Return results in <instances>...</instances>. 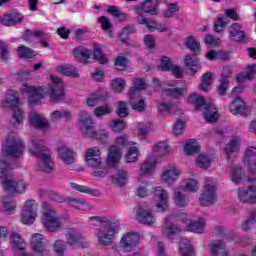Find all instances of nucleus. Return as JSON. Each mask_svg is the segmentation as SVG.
Masks as SVG:
<instances>
[{"instance_id":"1","label":"nucleus","mask_w":256,"mask_h":256,"mask_svg":"<svg viewBox=\"0 0 256 256\" xmlns=\"http://www.w3.org/2000/svg\"><path fill=\"white\" fill-rule=\"evenodd\" d=\"M52 81L51 84H48L47 88L41 86H29L24 85L21 88L22 93L25 95H30V97H65V91L63 90V80L57 76H50Z\"/></svg>"},{"instance_id":"2","label":"nucleus","mask_w":256,"mask_h":256,"mask_svg":"<svg viewBox=\"0 0 256 256\" xmlns=\"http://www.w3.org/2000/svg\"><path fill=\"white\" fill-rule=\"evenodd\" d=\"M12 168L4 159L0 160V183L8 193H25L29 184L23 180H13Z\"/></svg>"},{"instance_id":"3","label":"nucleus","mask_w":256,"mask_h":256,"mask_svg":"<svg viewBox=\"0 0 256 256\" xmlns=\"http://www.w3.org/2000/svg\"><path fill=\"white\" fill-rule=\"evenodd\" d=\"M30 154L37 159H40L38 163V169L44 173H51L53 171V159L51 154L47 152L45 142L37 137L32 138V148H30Z\"/></svg>"},{"instance_id":"4","label":"nucleus","mask_w":256,"mask_h":256,"mask_svg":"<svg viewBox=\"0 0 256 256\" xmlns=\"http://www.w3.org/2000/svg\"><path fill=\"white\" fill-rule=\"evenodd\" d=\"M25 153V144L23 140L15 133H9L5 141L2 143V155L11 157V159H19Z\"/></svg>"},{"instance_id":"5","label":"nucleus","mask_w":256,"mask_h":256,"mask_svg":"<svg viewBox=\"0 0 256 256\" xmlns=\"http://www.w3.org/2000/svg\"><path fill=\"white\" fill-rule=\"evenodd\" d=\"M188 103L193 105L196 111H204L203 115L207 123H215V121H217L219 118L217 114L218 110L217 107H215V104L205 100L204 97H190L188 98Z\"/></svg>"},{"instance_id":"6","label":"nucleus","mask_w":256,"mask_h":256,"mask_svg":"<svg viewBox=\"0 0 256 256\" xmlns=\"http://www.w3.org/2000/svg\"><path fill=\"white\" fill-rule=\"evenodd\" d=\"M43 217L42 223L50 233H55L61 229V217L57 214V211L53 209V206L47 202H43Z\"/></svg>"},{"instance_id":"7","label":"nucleus","mask_w":256,"mask_h":256,"mask_svg":"<svg viewBox=\"0 0 256 256\" xmlns=\"http://www.w3.org/2000/svg\"><path fill=\"white\" fill-rule=\"evenodd\" d=\"M217 179L212 177L204 178V190L199 198V204L202 207H209V205H213L215 201H217Z\"/></svg>"},{"instance_id":"8","label":"nucleus","mask_w":256,"mask_h":256,"mask_svg":"<svg viewBox=\"0 0 256 256\" xmlns=\"http://www.w3.org/2000/svg\"><path fill=\"white\" fill-rule=\"evenodd\" d=\"M116 145L117 146H110L108 150L107 165H109V167H115L121 160L122 154L120 147H129V145H131L129 136L127 134L120 135L116 139Z\"/></svg>"},{"instance_id":"9","label":"nucleus","mask_w":256,"mask_h":256,"mask_svg":"<svg viewBox=\"0 0 256 256\" xmlns=\"http://www.w3.org/2000/svg\"><path fill=\"white\" fill-rule=\"evenodd\" d=\"M80 131L85 137H89L90 139H98L99 141H107L109 139V133L107 131H95L93 120L89 116L80 118Z\"/></svg>"},{"instance_id":"10","label":"nucleus","mask_w":256,"mask_h":256,"mask_svg":"<svg viewBox=\"0 0 256 256\" xmlns=\"http://www.w3.org/2000/svg\"><path fill=\"white\" fill-rule=\"evenodd\" d=\"M159 5H161V0H145L142 4L136 6L135 13L138 15V23H140V25H147V18H145L143 14L157 15V13H159Z\"/></svg>"},{"instance_id":"11","label":"nucleus","mask_w":256,"mask_h":256,"mask_svg":"<svg viewBox=\"0 0 256 256\" xmlns=\"http://www.w3.org/2000/svg\"><path fill=\"white\" fill-rule=\"evenodd\" d=\"M119 229V221H111L106 223L103 227H99L96 230V236L98 237V242L100 245H111Z\"/></svg>"},{"instance_id":"12","label":"nucleus","mask_w":256,"mask_h":256,"mask_svg":"<svg viewBox=\"0 0 256 256\" xmlns=\"http://www.w3.org/2000/svg\"><path fill=\"white\" fill-rule=\"evenodd\" d=\"M39 204L35 200H27L21 212V222L24 225H32L37 219Z\"/></svg>"},{"instance_id":"13","label":"nucleus","mask_w":256,"mask_h":256,"mask_svg":"<svg viewBox=\"0 0 256 256\" xmlns=\"http://www.w3.org/2000/svg\"><path fill=\"white\" fill-rule=\"evenodd\" d=\"M159 115L165 117V115H177L181 113V107L179 106V98L174 97L169 101H156Z\"/></svg>"},{"instance_id":"14","label":"nucleus","mask_w":256,"mask_h":256,"mask_svg":"<svg viewBox=\"0 0 256 256\" xmlns=\"http://www.w3.org/2000/svg\"><path fill=\"white\" fill-rule=\"evenodd\" d=\"M244 163L248 165V183H256V148L249 147L244 154Z\"/></svg>"},{"instance_id":"15","label":"nucleus","mask_w":256,"mask_h":256,"mask_svg":"<svg viewBox=\"0 0 256 256\" xmlns=\"http://www.w3.org/2000/svg\"><path fill=\"white\" fill-rule=\"evenodd\" d=\"M65 237L67 244L71 247H74V245H78L83 249H87V247H89V243L85 242V236H83V234H81L77 229L69 228L65 233Z\"/></svg>"},{"instance_id":"16","label":"nucleus","mask_w":256,"mask_h":256,"mask_svg":"<svg viewBox=\"0 0 256 256\" xmlns=\"http://www.w3.org/2000/svg\"><path fill=\"white\" fill-rule=\"evenodd\" d=\"M229 19H234L237 21L239 19V14H237L236 9H228L226 10V16H219L214 24V30L216 33H221L227 24L229 23Z\"/></svg>"},{"instance_id":"17","label":"nucleus","mask_w":256,"mask_h":256,"mask_svg":"<svg viewBox=\"0 0 256 256\" xmlns=\"http://www.w3.org/2000/svg\"><path fill=\"white\" fill-rule=\"evenodd\" d=\"M154 201H157V210L162 212L167 211L169 207V193L163 187L158 186L154 192Z\"/></svg>"},{"instance_id":"18","label":"nucleus","mask_w":256,"mask_h":256,"mask_svg":"<svg viewBox=\"0 0 256 256\" xmlns=\"http://www.w3.org/2000/svg\"><path fill=\"white\" fill-rule=\"evenodd\" d=\"M19 98H6L4 101H2L1 107L3 109L9 108L14 110L13 117L17 121V123H23V111L19 109Z\"/></svg>"},{"instance_id":"19","label":"nucleus","mask_w":256,"mask_h":256,"mask_svg":"<svg viewBox=\"0 0 256 256\" xmlns=\"http://www.w3.org/2000/svg\"><path fill=\"white\" fill-rule=\"evenodd\" d=\"M237 195L241 203H256V185L238 188Z\"/></svg>"},{"instance_id":"20","label":"nucleus","mask_w":256,"mask_h":256,"mask_svg":"<svg viewBox=\"0 0 256 256\" xmlns=\"http://www.w3.org/2000/svg\"><path fill=\"white\" fill-rule=\"evenodd\" d=\"M139 239L140 237L137 232H129L121 238L120 247H122L124 251H131L139 245Z\"/></svg>"},{"instance_id":"21","label":"nucleus","mask_w":256,"mask_h":256,"mask_svg":"<svg viewBox=\"0 0 256 256\" xmlns=\"http://www.w3.org/2000/svg\"><path fill=\"white\" fill-rule=\"evenodd\" d=\"M229 109L232 115H241V117H247L251 111V108L241 98H235L230 104Z\"/></svg>"},{"instance_id":"22","label":"nucleus","mask_w":256,"mask_h":256,"mask_svg":"<svg viewBox=\"0 0 256 256\" xmlns=\"http://www.w3.org/2000/svg\"><path fill=\"white\" fill-rule=\"evenodd\" d=\"M136 219L138 223H142V225H153V223H155V216L147 206L138 207Z\"/></svg>"},{"instance_id":"23","label":"nucleus","mask_w":256,"mask_h":256,"mask_svg":"<svg viewBox=\"0 0 256 256\" xmlns=\"http://www.w3.org/2000/svg\"><path fill=\"white\" fill-rule=\"evenodd\" d=\"M86 163L88 167L94 169V177H100V179H103V177L107 175V168L103 165L101 158H88L86 159Z\"/></svg>"},{"instance_id":"24","label":"nucleus","mask_w":256,"mask_h":256,"mask_svg":"<svg viewBox=\"0 0 256 256\" xmlns=\"http://www.w3.org/2000/svg\"><path fill=\"white\" fill-rule=\"evenodd\" d=\"M29 121L32 127H35V129H40V131H49L51 127L49 121L37 112L30 113Z\"/></svg>"},{"instance_id":"25","label":"nucleus","mask_w":256,"mask_h":256,"mask_svg":"<svg viewBox=\"0 0 256 256\" xmlns=\"http://www.w3.org/2000/svg\"><path fill=\"white\" fill-rule=\"evenodd\" d=\"M160 71H171L172 75L177 79H181L183 77V71L178 66L173 65L171 59L169 57L164 56L161 58V65L159 67Z\"/></svg>"},{"instance_id":"26","label":"nucleus","mask_w":256,"mask_h":256,"mask_svg":"<svg viewBox=\"0 0 256 256\" xmlns=\"http://www.w3.org/2000/svg\"><path fill=\"white\" fill-rule=\"evenodd\" d=\"M58 157L63 161V163H65V165H73L77 154L71 150V148L61 145L58 147Z\"/></svg>"},{"instance_id":"27","label":"nucleus","mask_w":256,"mask_h":256,"mask_svg":"<svg viewBox=\"0 0 256 256\" xmlns=\"http://www.w3.org/2000/svg\"><path fill=\"white\" fill-rule=\"evenodd\" d=\"M178 221L179 219L175 216L166 217L163 227L168 237L177 235V233H181L183 230L180 226H177Z\"/></svg>"},{"instance_id":"28","label":"nucleus","mask_w":256,"mask_h":256,"mask_svg":"<svg viewBox=\"0 0 256 256\" xmlns=\"http://www.w3.org/2000/svg\"><path fill=\"white\" fill-rule=\"evenodd\" d=\"M75 59L79 61L80 63H83L84 65H87V63H91L89 59H91V55H93V52L83 46H79L75 48L72 51Z\"/></svg>"},{"instance_id":"29","label":"nucleus","mask_w":256,"mask_h":256,"mask_svg":"<svg viewBox=\"0 0 256 256\" xmlns=\"http://www.w3.org/2000/svg\"><path fill=\"white\" fill-rule=\"evenodd\" d=\"M31 247L34 253H40L43 255V253L47 251V248L45 247V236L40 233L34 234L31 239Z\"/></svg>"},{"instance_id":"30","label":"nucleus","mask_w":256,"mask_h":256,"mask_svg":"<svg viewBox=\"0 0 256 256\" xmlns=\"http://www.w3.org/2000/svg\"><path fill=\"white\" fill-rule=\"evenodd\" d=\"M229 77H231V69L224 67L221 74L220 85L217 90L219 95H225V93H227V89H229Z\"/></svg>"},{"instance_id":"31","label":"nucleus","mask_w":256,"mask_h":256,"mask_svg":"<svg viewBox=\"0 0 256 256\" xmlns=\"http://www.w3.org/2000/svg\"><path fill=\"white\" fill-rule=\"evenodd\" d=\"M111 179L114 185L123 187V185H127V181H129V172L125 169H118L116 173L112 175Z\"/></svg>"},{"instance_id":"32","label":"nucleus","mask_w":256,"mask_h":256,"mask_svg":"<svg viewBox=\"0 0 256 256\" xmlns=\"http://www.w3.org/2000/svg\"><path fill=\"white\" fill-rule=\"evenodd\" d=\"M64 203H67L69 207L74 209H79L80 211H89L91 210V204L79 199V198H66Z\"/></svg>"},{"instance_id":"33","label":"nucleus","mask_w":256,"mask_h":256,"mask_svg":"<svg viewBox=\"0 0 256 256\" xmlns=\"http://www.w3.org/2000/svg\"><path fill=\"white\" fill-rule=\"evenodd\" d=\"M256 75V64H250L246 68V72H242L237 75V83H245V81H251Z\"/></svg>"},{"instance_id":"34","label":"nucleus","mask_w":256,"mask_h":256,"mask_svg":"<svg viewBox=\"0 0 256 256\" xmlns=\"http://www.w3.org/2000/svg\"><path fill=\"white\" fill-rule=\"evenodd\" d=\"M23 21V15L19 12H12L11 14H6L1 19L2 25L6 27H11L16 25V23H21Z\"/></svg>"},{"instance_id":"35","label":"nucleus","mask_w":256,"mask_h":256,"mask_svg":"<svg viewBox=\"0 0 256 256\" xmlns=\"http://www.w3.org/2000/svg\"><path fill=\"white\" fill-rule=\"evenodd\" d=\"M211 254L212 256H229V250L225 242L217 240L211 245Z\"/></svg>"},{"instance_id":"36","label":"nucleus","mask_w":256,"mask_h":256,"mask_svg":"<svg viewBox=\"0 0 256 256\" xmlns=\"http://www.w3.org/2000/svg\"><path fill=\"white\" fill-rule=\"evenodd\" d=\"M229 37L232 41H245V32L241 30V24L235 23L229 28Z\"/></svg>"},{"instance_id":"37","label":"nucleus","mask_w":256,"mask_h":256,"mask_svg":"<svg viewBox=\"0 0 256 256\" xmlns=\"http://www.w3.org/2000/svg\"><path fill=\"white\" fill-rule=\"evenodd\" d=\"M155 167H157V159L155 158V156H148L141 165L140 171L144 175H151V173L155 171Z\"/></svg>"},{"instance_id":"38","label":"nucleus","mask_w":256,"mask_h":256,"mask_svg":"<svg viewBox=\"0 0 256 256\" xmlns=\"http://www.w3.org/2000/svg\"><path fill=\"white\" fill-rule=\"evenodd\" d=\"M56 71L61 75H65L66 77H79V70H77L75 66H71L69 64L58 66Z\"/></svg>"},{"instance_id":"39","label":"nucleus","mask_w":256,"mask_h":256,"mask_svg":"<svg viewBox=\"0 0 256 256\" xmlns=\"http://www.w3.org/2000/svg\"><path fill=\"white\" fill-rule=\"evenodd\" d=\"M207 222L204 218H199L197 221L191 222L187 225V231L192 233H204Z\"/></svg>"},{"instance_id":"40","label":"nucleus","mask_w":256,"mask_h":256,"mask_svg":"<svg viewBox=\"0 0 256 256\" xmlns=\"http://www.w3.org/2000/svg\"><path fill=\"white\" fill-rule=\"evenodd\" d=\"M152 155L154 157H165V155H169V146L167 145V142L157 143L152 150Z\"/></svg>"},{"instance_id":"41","label":"nucleus","mask_w":256,"mask_h":256,"mask_svg":"<svg viewBox=\"0 0 256 256\" xmlns=\"http://www.w3.org/2000/svg\"><path fill=\"white\" fill-rule=\"evenodd\" d=\"M211 85H213V73L207 72L202 76L199 89L207 93L211 89Z\"/></svg>"},{"instance_id":"42","label":"nucleus","mask_w":256,"mask_h":256,"mask_svg":"<svg viewBox=\"0 0 256 256\" xmlns=\"http://www.w3.org/2000/svg\"><path fill=\"white\" fill-rule=\"evenodd\" d=\"M179 251L182 256H193L195 253L187 238H182L180 240Z\"/></svg>"},{"instance_id":"43","label":"nucleus","mask_w":256,"mask_h":256,"mask_svg":"<svg viewBox=\"0 0 256 256\" xmlns=\"http://www.w3.org/2000/svg\"><path fill=\"white\" fill-rule=\"evenodd\" d=\"M240 143H241V138L237 136L232 137L231 141L225 147V151L228 159L231 154L236 153V151H238Z\"/></svg>"},{"instance_id":"44","label":"nucleus","mask_w":256,"mask_h":256,"mask_svg":"<svg viewBox=\"0 0 256 256\" xmlns=\"http://www.w3.org/2000/svg\"><path fill=\"white\" fill-rule=\"evenodd\" d=\"M143 89H147V81H145V79L136 78L134 87L130 88L128 91V97H134L137 91H143Z\"/></svg>"},{"instance_id":"45","label":"nucleus","mask_w":256,"mask_h":256,"mask_svg":"<svg viewBox=\"0 0 256 256\" xmlns=\"http://www.w3.org/2000/svg\"><path fill=\"white\" fill-rule=\"evenodd\" d=\"M184 64L185 67H187V69H189L193 75L197 73V70L199 69V60L197 57H191L190 55H187L184 59Z\"/></svg>"},{"instance_id":"46","label":"nucleus","mask_w":256,"mask_h":256,"mask_svg":"<svg viewBox=\"0 0 256 256\" xmlns=\"http://www.w3.org/2000/svg\"><path fill=\"white\" fill-rule=\"evenodd\" d=\"M179 179V170L176 167L168 169L162 174V181L171 183V181H177Z\"/></svg>"},{"instance_id":"47","label":"nucleus","mask_w":256,"mask_h":256,"mask_svg":"<svg viewBox=\"0 0 256 256\" xmlns=\"http://www.w3.org/2000/svg\"><path fill=\"white\" fill-rule=\"evenodd\" d=\"M201 151V146L195 140H188L184 145V153L186 155H196Z\"/></svg>"},{"instance_id":"48","label":"nucleus","mask_w":256,"mask_h":256,"mask_svg":"<svg viewBox=\"0 0 256 256\" xmlns=\"http://www.w3.org/2000/svg\"><path fill=\"white\" fill-rule=\"evenodd\" d=\"M174 203L177 207H187L189 205V197L181 191H174Z\"/></svg>"},{"instance_id":"49","label":"nucleus","mask_w":256,"mask_h":256,"mask_svg":"<svg viewBox=\"0 0 256 256\" xmlns=\"http://www.w3.org/2000/svg\"><path fill=\"white\" fill-rule=\"evenodd\" d=\"M212 161L213 159H211L210 155L200 154L196 159V165L200 169H209V167H211Z\"/></svg>"},{"instance_id":"50","label":"nucleus","mask_w":256,"mask_h":256,"mask_svg":"<svg viewBox=\"0 0 256 256\" xmlns=\"http://www.w3.org/2000/svg\"><path fill=\"white\" fill-rule=\"evenodd\" d=\"M256 223V210H251L246 220L242 223V230L249 231Z\"/></svg>"},{"instance_id":"51","label":"nucleus","mask_w":256,"mask_h":256,"mask_svg":"<svg viewBox=\"0 0 256 256\" xmlns=\"http://www.w3.org/2000/svg\"><path fill=\"white\" fill-rule=\"evenodd\" d=\"M71 189H74V191H79V193H86L87 195H97L99 193L98 190H93L87 186L79 185L75 182L70 183Z\"/></svg>"},{"instance_id":"52","label":"nucleus","mask_w":256,"mask_h":256,"mask_svg":"<svg viewBox=\"0 0 256 256\" xmlns=\"http://www.w3.org/2000/svg\"><path fill=\"white\" fill-rule=\"evenodd\" d=\"M110 222L111 220H108L103 216H92L88 219V223L89 225H92V227H103L106 223Z\"/></svg>"},{"instance_id":"53","label":"nucleus","mask_w":256,"mask_h":256,"mask_svg":"<svg viewBox=\"0 0 256 256\" xmlns=\"http://www.w3.org/2000/svg\"><path fill=\"white\" fill-rule=\"evenodd\" d=\"M110 85L115 93H121L125 89L127 82H125V79L123 78H115L111 81Z\"/></svg>"},{"instance_id":"54","label":"nucleus","mask_w":256,"mask_h":256,"mask_svg":"<svg viewBox=\"0 0 256 256\" xmlns=\"http://www.w3.org/2000/svg\"><path fill=\"white\" fill-rule=\"evenodd\" d=\"M153 189V186L147 182H142L136 191V195L138 197H147L149 193H151V190Z\"/></svg>"},{"instance_id":"55","label":"nucleus","mask_w":256,"mask_h":256,"mask_svg":"<svg viewBox=\"0 0 256 256\" xmlns=\"http://www.w3.org/2000/svg\"><path fill=\"white\" fill-rule=\"evenodd\" d=\"M11 244L13 245V247H15V249H19V251L23 253L22 249L23 247H25V241L23 240V238H21V235L13 233L11 235Z\"/></svg>"},{"instance_id":"56","label":"nucleus","mask_w":256,"mask_h":256,"mask_svg":"<svg viewBox=\"0 0 256 256\" xmlns=\"http://www.w3.org/2000/svg\"><path fill=\"white\" fill-rule=\"evenodd\" d=\"M18 55L21 59H33L37 54L31 48L20 46L18 47Z\"/></svg>"},{"instance_id":"57","label":"nucleus","mask_w":256,"mask_h":256,"mask_svg":"<svg viewBox=\"0 0 256 256\" xmlns=\"http://www.w3.org/2000/svg\"><path fill=\"white\" fill-rule=\"evenodd\" d=\"M116 115H118L120 119H125V117H129V106H127L126 102L124 101L118 102Z\"/></svg>"},{"instance_id":"58","label":"nucleus","mask_w":256,"mask_h":256,"mask_svg":"<svg viewBox=\"0 0 256 256\" xmlns=\"http://www.w3.org/2000/svg\"><path fill=\"white\" fill-rule=\"evenodd\" d=\"M110 127L114 131V133H121V131H124V129H127V123L125 120L116 119L112 122H110Z\"/></svg>"},{"instance_id":"59","label":"nucleus","mask_w":256,"mask_h":256,"mask_svg":"<svg viewBox=\"0 0 256 256\" xmlns=\"http://www.w3.org/2000/svg\"><path fill=\"white\" fill-rule=\"evenodd\" d=\"M243 177H245V173L243 172V168L235 167L232 170L231 178H232L233 183H235V185H239V183H241V180L243 179Z\"/></svg>"},{"instance_id":"60","label":"nucleus","mask_w":256,"mask_h":256,"mask_svg":"<svg viewBox=\"0 0 256 256\" xmlns=\"http://www.w3.org/2000/svg\"><path fill=\"white\" fill-rule=\"evenodd\" d=\"M51 119L52 121H59V119H67V121H69V119H71V112L67 110H56L51 113Z\"/></svg>"},{"instance_id":"61","label":"nucleus","mask_w":256,"mask_h":256,"mask_svg":"<svg viewBox=\"0 0 256 256\" xmlns=\"http://www.w3.org/2000/svg\"><path fill=\"white\" fill-rule=\"evenodd\" d=\"M139 159V149L130 147L126 154V163H135Z\"/></svg>"},{"instance_id":"62","label":"nucleus","mask_w":256,"mask_h":256,"mask_svg":"<svg viewBox=\"0 0 256 256\" xmlns=\"http://www.w3.org/2000/svg\"><path fill=\"white\" fill-rule=\"evenodd\" d=\"M4 212L6 215H13L17 209L15 200H3Z\"/></svg>"},{"instance_id":"63","label":"nucleus","mask_w":256,"mask_h":256,"mask_svg":"<svg viewBox=\"0 0 256 256\" xmlns=\"http://www.w3.org/2000/svg\"><path fill=\"white\" fill-rule=\"evenodd\" d=\"M112 112L113 109L108 105L98 106L94 110V115L95 117H105V115H111Z\"/></svg>"},{"instance_id":"64","label":"nucleus","mask_w":256,"mask_h":256,"mask_svg":"<svg viewBox=\"0 0 256 256\" xmlns=\"http://www.w3.org/2000/svg\"><path fill=\"white\" fill-rule=\"evenodd\" d=\"M207 59H209V61H213L215 59H227V53L223 52V51H215V50H211L206 54Z\"/></svg>"}]
</instances>
